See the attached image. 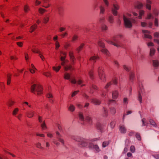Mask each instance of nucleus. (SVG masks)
Returning a JSON list of instances; mask_svg holds the SVG:
<instances>
[{"mask_svg":"<svg viewBox=\"0 0 159 159\" xmlns=\"http://www.w3.org/2000/svg\"><path fill=\"white\" fill-rule=\"evenodd\" d=\"M106 7L107 8L109 5V1H111L113 3V7L112 8V12L114 15L117 16V10L119 9V6L115 0H103Z\"/></svg>","mask_w":159,"mask_h":159,"instance_id":"nucleus-1","label":"nucleus"},{"mask_svg":"<svg viewBox=\"0 0 159 159\" xmlns=\"http://www.w3.org/2000/svg\"><path fill=\"white\" fill-rule=\"evenodd\" d=\"M79 118L82 122L81 124L87 125H91L92 124V118L89 116H87L84 117L83 114L80 112L79 114Z\"/></svg>","mask_w":159,"mask_h":159,"instance_id":"nucleus-2","label":"nucleus"},{"mask_svg":"<svg viewBox=\"0 0 159 159\" xmlns=\"http://www.w3.org/2000/svg\"><path fill=\"white\" fill-rule=\"evenodd\" d=\"M72 138L79 142V146L81 148L86 147L88 145L89 140L79 136H73Z\"/></svg>","mask_w":159,"mask_h":159,"instance_id":"nucleus-3","label":"nucleus"},{"mask_svg":"<svg viewBox=\"0 0 159 159\" xmlns=\"http://www.w3.org/2000/svg\"><path fill=\"white\" fill-rule=\"evenodd\" d=\"M120 37V35L115 36L113 37L111 40H106V41L108 43L113 44L117 47H123L122 44L119 41V39Z\"/></svg>","mask_w":159,"mask_h":159,"instance_id":"nucleus-4","label":"nucleus"},{"mask_svg":"<svg viewBox=\"0 0 159 159\" xmlns=\"http://www.w3.org/2000/svg\"><path fill=\"white\" fill-rule=\"evenodd\" d=\"M43 89L42 86L39 84H34L31 88V91L36 94L37 93V95H40L43 93Z\"/></svg>","mask_w":159,"mask_h":159,"instance_id":"nucleus-5","label":"nucleus"},{"mask_svg":"<svg viewBox=\"0 0 159 159\" xmlns=\"http://www.w3.org/2000/svg\"><path fill=\"white\" fill-rule=\"evenodd\" d=\"M123 20L124 25L126 28H131L132 26V24L137 23L135 20L133 19L127 18L125 15H123Z\"/></svg>","mask_w":159,"mask_h":159,"instance_id":"nucleus-6","label":"nucleus"},{"mask_svg":"<svg viewBox=\"0 0 159 159\" xmlns=\"http://www.w3.org/2000/svg\"><path fill=\"white\" fill-rule=\"evenodd\" d=\"M98 72L99 77L102 81L105 82L106 81V76L104 73V69L102 66L98 67Z\"/></svg>","mask_w":159,"mask_h":159,"instance_id":"nucleus-7","label":"nucleus"},{"mask_svg":"<svg viewBox=\"0 0 159 159\" xmlns=\"http://www.w3.org/2000/svg\"><path fill=\"white\" fill-rule=\"evenodd\" d=\"M98 44L99 46L102 48L101 50V52L103 53L106 54L107 56H109V53L108 51L104 48L105 45L104 43L101 40H99L98 42Z\"/></svg>","mask_w":159,"mask_h":159,"instance_id":"nucleus-8","label":"nucleus"},{"mask_svg":"<svg viewBox=\"0 0 159 159\" xmlns=\"http://www.w3.org/2000/svg\"><path fill=\"white\" fill-rule=\"evenodd\" d=\"M57 138L58 139V140L63 145H64L65 144L64 141L63 139L61 138V135L60 134V133L57 131L56 132Z\"/></svg>","mask_w":159,"mask_h":159,"instance_id":"nucleus-9","label":"nucleus"},{"mask_svg":"<svg viewBox=\"0 0 159 159\" xmlns=\"http://www.w3.org/2000/svg\"><path fill=\"white\" fill-rule=\"evenodd\" d=\"M142 32L143 33L145 34H144L145 38L149 39H152V36L151 35L146 34V33L150 34V32L149 31L146 30H143Z\"/></svg>","mask_w":159,"mask_h":159,"instance_id":"nucleus-10","label":"nucleus"},{"mask_svg":"<svg viewBox=\"0 0 159 159\" xmlns=\"http://www.w3.org/2000/svg\"><path fill=\"white\" fill-rule=\"evenodd\" d=\"M69 55L70 60L72 61V64H74L75 61V59L74 56L73 52L72 51H70Z\"/></svg>","mask_w":159,"mask_h":159,"instance_id":"nucleus-11","label":"nucleus"},{"mask_svg":"<svg viewBox=\"0 0 159 159\" xmlns=\"http://www.w3.org/2000/svg\"><path fill=\"white\" fill-rule=\"evenodd\" d=\"M34 111L32 110H30L27 112V116L30 118L32 117L34 114Z\"/></svg>","mask_w":159,"mask_h":159,"instance_id":"nucleus-12","label":"nucleus"},{"mask_svg":"<svg viewBox=\"0 0 159 159\" xmlns=\"http://www.w3.org/2000/svg\"><path fill=\"white\" fill-rule=\"evenodd\" d=\"M134 78V72L133 71H131L130 72L129 74V80L133 82Z\"/></svg>","mask_w":159,"mask_h":159,"instance_id":"nucleus-13","label":"nucleus"},{"mask_svg":"<svg viewBox=\"0 0 159 159\" xmlns=\"http://www.w3.org/2000/svg\"><path fill=\"white\" fill-rule=\"evenodd\" d=\"M119 130L122 134H125L126 132V129L124 125H121L119 126Z\"/></svg>","mask_w":159,"mask_h":159,"instance_id":"nucleus-14","label":"nucleus"},{"mask_svg":"<svg viewBox=\"0 0 159 159\" xmlns=\"http://www.w3.org/2000/svg\"><path fill=\"white\" fill-rule=\"evenodd\" d=\"M143 90V89H142L140 90H139L138 92V99L140 103L142 102V97L141 95V93H142Z\"/></svg>","mask_w":159,"mask_h":159,"instance_id":"nucleus-15","label":"nucleus"},{"mask_svg":"<svg viewBox=\"0 0 159 159\" xmlns=\"http://www.w3.org/2000/svg\"><path fill=\"white\" fill-rule=\"evenodd\" d=\"M57 12L59 15L60 16H62L64 12L63 7L61 6L58 7L57 8Z\"/></svg>","mask_w":159,"mask_h":159,"instance_id":"nucleus-16","label":"nucleus"},{"mask_svg":"<svg viewBox=\"0 0 159 159\" xmlns=\"http://www.w3.org/2000/svg\"><path fill=\"white\" fill-rule=\"evenodd\" d=\"M119 95L118 92L117 91L115 90L112 92V97L114 99H116L118 97Z\"/></svg>","mask_w":159,"mask_h":159,"instance_id":"nucleus-17","label":"nucleus"},{"mask_svg":"<svg viewBox=\"0 0 159 159\" xmlns=\"http://www.w3.org/2000/svg\"><path fill=\"white\" fill-rule=\"evenodd\" d=\"M92 103L96 105H99L101 103L100 101L96 98H93L91 100Z\"/></svg>","mask_w":159,"mask_h":159,"instance_id":"nucleus-18","label":"nucleus"},{"mask_svg":"<svg viewBox=\"0 0 159 159\" xmlns=\"http://www.w3.org/2000/svg\"><path fill=\"white\" fill-rule=\"evenodd\" d=\"M102 115L103 117H106L108 116V111L107 109L105 107H103L102 109Z\"/></svg>","mask_w":159,"mask_h":159,"instance_id":"nucleus-19","label":"nucleus"},{"mask_svg":"<svg viewBox=\"0 0 159 159\" xmlns=\"http://www.w3.org/2000/svg\"><path fill=\"white\" fill-rule=\"evenodd\" d=\"M99 59V57L96 56H93L89 59V61L94 64Z\"/></svg>","mask_w":159,"mask_h":159,"instance_id":"nucleus-20","label":"nucleus"},{"mask_svg":"<svg viewBox=\"0 0 159 159\" xmlns=\"http://www.w3.org/2000/svg\"><path fill=\"white\" fill-rule=\"evenodd\" d=\"M97 87L94 85L92 84L91 87L90 88V93H94V91L98 90Z\"/></svg>","mask_w":159,"mask_h":159,"instance_id":"nucleus-21","label":"nucleus"},{"mask_svg":"<svg viewBox=\"0 0 159 159\" xmlns=\"http://www.w3.org/2000/svg\"><path fill=\"white\" fill-rule=\"evenodd\" d=\"M70 82L73 84H75L77 83L78 84H80L82 83V81L81 80H79L77 82L76 81L75 79H72L70 80Z\"/></svg>","mask_w":159,"mask_h":159,"instance_id":"nucleus-22","label":"nucleus"},{"mask_svg":"<svg viewBox=\"0 0 159 159\" xmlns=\"http://www.w3.org/2000/svg\"><path fill=\"white\" fill-rule=\"evenodd\" d=\"M11 75L10 73H8L7 75V84L9 85L10 84L11 82Z\"/></svg>","mask_w":159,"mask_h":159,"instance_id":"nucleus-23","label":"nucleus"},{"mask_svg":"<svg viewBox=\"0 0 159 159\" xmlns=\"http://www.w3.org/2000/svg\"><path fill=\"white\" fill-rule=\"evenodd\" d=\"M99 8L100 10V14H103L105 11V7L104 6L101 5L99 6Z\"/></svg>","mask_w":159,"mask_h":159,"instance_id":"nucleus-24","label":"nucleus"},{"mask_svg":"<svg viewBox=\"0 0 159 159\" xmlns=\"http://www.w3.org/2000/svg\"><path fill=\"white\" fill-rule=\"evenodd\" d=\"M153 66L155 67H157L159 66V61L158 60H155L152 61Z\"/></svg>","mask_w":159,"mask_h":159,"instance_id":"nucleus-25","label":"nucleus"},{"mask_svg":"<svg viewBox=\"0 0 159 159\" xmlns=\"http://www.w3.org/2000/svg\"><path fill=\"white\" fill-rule=\"evenodd\" d=\"M70 75L67 73L65 72L64 75V78L66 80H70Z\"/></svg>","mask_w":159,"mask_h":159,"instance_id":"nucleus-26","label":"nucleus"},{"mask_svg":"<svg viewBox=\"0 0 159 159\" xmlns=\"http://www.w3.org/2000/svg\"><path fill=\"white\" fill-rule=\"evenodd\" d=\"M143 4L140 2H138L136 5H135V7L138 9H140L143 7Z\"/></svg>","mask_w":159,"mask_h":159,"instance_id":"nucleus-27","label":"nucleus"},{"mask_svg":"<svg viewBox=\"0 0 159 159\" xmlns=\"http://www.w3.org/2000/svg\"><path fill=\"white\" fill-rule=\"evenodd\" d=\"M37 26L36 24H34L32 25L30 28V32L32 33L37 28Z\"/></svg>","mask_w":159,"mask_h":159,"instance_id":"nucleus-28","label":"nucleus"},{"mask_svg":"<svg viewBox=\"0 0 159 159\" xmlns=\"http://www.w3.org/2000/svg\"><path fill=\"white\" fill-rule=\"evenodd\" d=\"M84 44L82 43L80 44V45L77 48L76 50L78 51V52H79L83 48L84 46Z\"/></svg>","mask_w":159,"mask_h":159,"instance_id":"nucleus-29","label":"nucleus"},{"mask_svg":"<svg viewBox=\"0 0 159 159\" xmlns=\"http://www.w3.org/2000/svg\"><path fill=\"white\" fill-rule=\"evenodd\" d=\"M89 75L90 78L93 79L94 78L93 69L91 70L89 73Z\"/></svg>","mask_w":159,"mask_h":159,"instance_id":"nucleus-30","label":"nucleus"},{"mask_svg":"<svg viewBox=\"0 0 159 159\" xmlns=\"http://www.w3.org/2000/svg\"><path fill=\"white\" fill-rule=\"evenodd\" d=\"M110 142V141L103 142L102 144V147L105 148L109 144Z\"/></svg>","mask_w":159,"mask_h":159,"instance_id":"nucleus-31","label":"nucleus"},{"mask_svg":"<svg viewBox=\"0 0 159 159\" xmlns=\"http://www.w3.org/2000/svg\"><path fill=\"white\" fill-rule=\"evenodd\" d=\"M114 17L113 16L111 15L109 16L108 21L111 23H113L114 22Z\"/></svg>","mask_w":159,"mask_h":159,"instance_id":"nucleus-32","label":"nucleus"},{"mask_svg":"<svg viewBox=\"0 0 159 159\" xmlns=\"http://www.w3.org/2000/svg\"><path fill=\"white\" fill-rule=\"evenodd\" d=\"M64 69L65 71H67L70 70H71L72 69V67L70 65H67L64 67Z\"/></svg>","mask_w":159,"mask_h":159,"instance_id":"nucleus-33","label":"nucleus"},{"mask_svg":"<svg viewBox=\"0 0 159 159\" xmlns=\"http://www.w3.org/2000/svg\"><path fill=\"white\" fill-rule=\"evenodd\" d=\"M155 50L154 48H152L150 49V55L151 56H153L155 53Z\"/></svg>","mask_w":159,"mask_h":159,"instance_id":"nucleus-34","label":"nucleus"},{"mask_svg":"<svg viewBox=\"0 0 159 159\" xmlns=\"http://www.w3.org/2000/svg\"><path fill=\"white\" fill-rule=\"evenodd\" d=\"M61 68V66H53L52 67L53 70L56 71V72H57L59 71V70Z\"/></svg>","mask_w":159,"mask_h":159,"instance_id":"nucleus-35","label":"nucleus"},{"mask_svg":"<svg viewBox=\"0 0 159 159\" xmlns=\"http://www.w3.org/2000/svg\"><path fill=\"white\" fill-rule=\"evenodd\" d=\"M144 11L143 10H140L139 11V16H138V18L139 19H141L142 16H143L144 14Z\"/></svg>","mask_w":159,"mask_h":159,"instance_id":"nucleus-36","label":"nucleus"},{"mask_svg":"<svg viewBox=\"0 0 159 159\" xmlns=\"http://www.w3.org/2000/svg\"><path fill=\"white\" fill-rule=\"evenodd\" d=\"M97 129L101 131H102L103 129L102 125L100 123H98L97 124Z\"/></svg>","mask_w":159,"mask_h":159,"instance_id":"nucleus-37","label":"nucleus"},{"mask_svg":"<svg viewBox=\"0 0 159 159\" xmlns=\"http://www.w3.org/2000/svg\"><path fill=\"white\" fill-rule=\"evenodd\" d=\"M95 150L96 152H98L99 151V148L98 146L97 145H93V148Z\"/></svg>","mask_w":159,"mask_h":159,"instance_id":"nucleus-38","label":"nucleus"},{"mask_svg":"<svg viewBox=\"0 0 159 159\" xmlns=\"http://www.w3.org/2000/svg\"><path fill=\"white\" fill-rule=\"evenodd\" d=\"M46 10L43 8L40 7L39 9V13L41 14H43Z\"/></svg>","mask_w":159,"mask_h":159,"instance_id":"nucleus-39","label":"nucleus"},{"mask_svg":"<svg viewBox=\"0 0 159 159\" xmlns=\"http://www.w3.org/2000/svg\"><path fill=\"white\" fill-rule=\"evenodd\" d=\"M75 106L73 105H71L69 107V110L72 112L73 111L75 110Z\"/></svg>","mask_w":159,"mask_h":159,"instance_id":"nucleus-40","label":"nucleus"},{"mask_svg":"<svg viewBox=\"0 0 159 159\" xmlns=\"http://www.w3.org/2000/svg\"><path fill=\"white\" fill-rule=\"evenodd\" d=\"M111 84H112V82L111 81L109 82L108 83L106 84V86H105V87H104V88L105 89H107L108 88L111 86Z\"/></svg>","mask_w":159,"mask_h":159,"instance_id":"nucleus-41","label":"nucleus"},{"mask_svg":"<svg viewBox=\"0 0 159 159\" xmlns=\"http://www.w3.org/2000/svg\"><path fill=\"white\" fill-rule=\"evenodd\" d=\"M49 20V17L48 16H46L44 18L43 21L44 23H46L48 22Z\"/></svg>","mask_w":159,"mask_h":159,"instance_id":"nucleus-42","label":"nucleus"},{"mask_svg":"<svg viewBox=\"0 0 159 159\" xmlns=\"http://www.w3.org/2000/svg\"><path fill=\"white\" fill-rule=\"evenodd\" d=\"M150 124L154 127H156L157 125L154 121L152 119H150L149 121Z\"/></svg>","mask_w":159,"mask_h":159,"instance_id":"nucleus-43","label":"nucleus"},{"mask_svg":"<svg viewBox=\"0 0 159 159\" xmlns=\"http://www.w3.org/2000/svg\"><path fill=\"white\" fill-rule=\"evenodd\" d=\"M101 28L103 31H106L107 30V27L105 25H102V26Z\"/></svg>","mask_w":159,"mask_h":159,"instance_id":"nucleus-44","label":"nucleus"},{"mask_svg":"<svg viewBox=\"0 0 159 159\" xmlns=\"http://www.w3.org/2000/svg\"><path fill=\"white\" fill-rule=\"evenodd\" d=\"M36 147L38 148L43 149L44 148L41 146V143H37L36 144Z\"/></svg>","mask_w":159,"mask_h":159,"instance_id":"nucleus-45","label":"nucleus"},{"mask_svg":"<svg viewBox=\"0 0 159 159\" xmlns=\"http://www.w3.org/2000/svg\"><path fill=\"white\" fill-rule=\"evenodd\" d=\"M78 38V36L76 35H74L72 38V42H74L77 40Z\"/></svg>","mask_w":159,"mask_h":159,"instance_id":"nucleus-46","label":"nucleus"},{"mask_svg":"<svg viewBox=\"0 0 159 159\" xmlns=\"http://www.w3.org/2000/svg\"><path fill=\"white\" fill-rule=\"evenodd\" d=\"M41 126L43 129H47V126L45 123L44 121H43V123L41 124Z\"/></svg>","mask_w":159,"mask_h":159,"instance_id":"nucleus-47","label":"nucleus"},{"mask_svg":"<svg viewBox=\"0 0 159 159\" xmlns=\"http://www.w3.org/2000/svg\"><path fill=\"white\" fill-rule=\"evenodd\" d=\"M30 10V8L27 5H25L24 6V11L25 12H28Z\"/></svg>","mask_w":159,"mask_h":159,"instance_id":"nucleus-48","label":"nucleus"},{"mask_svg":"<svg viewBox=\"0 0 159 159\" xmlns=\"http://www.w3.org/2000/svg\"><path fill=\"white\" fill-rule=\"evenodd\" d=\"M68 33L67 32H66L63 33L61 34H59V36L61 37L62 38H64V37L67 36Z\"/></svg>","mask_w":159,"mask_h":159,"instance_id":"nucleus-49","label":"nucleus"},{"mask_svg":"<svg viewBox=\"0 0 159 159\" xmlns=\"http://www.w3.org/2000/svg\"><path fill=\"white\" fill-rule=\"evenodd\" d=\"M136 137V138L138 140H141V137L140 135V134L139 133H136V135H135Z\"/></svg>","mask_w":159,"mask_h":159,"instance_id":"nucleus-50","label":"nucleus"},{"mask_svg":"<svg viewBox=\"0 0 159 159\" xmlns=\"http://www.w3.org/2000/svg\"><path fill=\"white\" fill-rule=\"evenodd\" d=\"M131 113H132V111H128L126 112V114H124L123 116V120H124V119H125V117L126 115H129V114H130Z\"/></svg>","mask_w":159,"mask_h":159,"instance_id":"nucleus-51","label":"nucleus"},{"mask_svg":"<svg viewBox=\"0 0 159 159\" xmlns=\"http://www.w3.org/2000/svg\"><path fill=\"white\" fill-rule=\"evenodd\" d=\"M19 111V109L18 108H16L13 110V115H16L18 113Z\"/></svg>","mask_w":159,"mask_h":159,"instance_id":"nucleus-52","label":"nucleus"},{"mask_svg":"<svg viewBox=\"0 0 159 159\" xmlns=\"http://www.w3.org/2000/svg\"><path fill=\"white\" fill-rule=\"evenodd\" d=\"M43 75L47 77H50L51 74L50 72H45L43 74Z\"/></svg>","mask_w":159,"mask_h":159,"instance_id":"nucleus-53","label":"nucleus"},{"mask_svg":"<svg viewBox=\"0 0 159 159\" xmlns=\"http://www.w3.org/2000/svg\"><path fill=\"white\" fill-rule=\"evenodd\" d=\"M113 83L115 84H117L118 83L117 79L116 77L112 79Z\"/></svg>","mask_w":159,"mask_h":159,"instance_id":"nucleus-54","label":"nucleus"},{"mask_svg":"<svg viewBox=\"0 0 159 159\" xmlns=\"http://www.w3.org/2000/svg\"><path fill=\"white\" fill-rule=\"evenodd\" d=\"M32 51L34 53H40V51L38 49H32Z\"/></svg>","mask_w":159,"mask_h":159,"instance_id":"nucleus-55","label":"nucleus"},{"mask_svg":"<svg viewBox=\"0 0 159 159\" xmlns=\"http://www.w3.org/2000/svg\"><path fill=\"white\" fill-rule=\"evenodd\" d=\"M153 14L155 16H157L158 15V12L156 9H154L153 11Z\"/></svg>","mask_w":159,"mask_h":159,"instance_id":"nucleus-56","label":"nucleus"},{"mask_svg":"<svg viewBox=\"0 0 159 159\" xmlns=\"http://www.w3.org/2000/svg\"><path fill=\"white\" fill-rule=\"evenodd\" d=\"M151 18H153L152 16L151 13H149L148 14L146 18V19H149Z\"/></svg>","mask_w":159,"mask_h":159,"instance_id":"nucleus-57","label":"nucleus"},{"mask_svg":"<svg viewBox=\"0 0 159 159\" xmlns=\"http://www.w3.org/2000/svg\"><path fill=\"white\" fill-rule=\"evenodd\" d=\"M154 25L156 26H158V19L156 18L155 19Z\"/></svg>","mask_w":159,"mask_h":159,"instance_id":"nucleus-58","label":"nucleus"},{"mask_svg":"<svg viewBox=\"0 0 159 159\" xmlns=\"http://www.w3.org/2000/svg\"><path fill=\"white\" fill-rule=\"evenodd\" d=\"M55 45H56V49L57 50L59 48V47L60 46V45L59 44V43L58 41H56L55 43Z\"/></svg>","mask_w":159,"mask_h":159,"instance_id":"nucleus-59","label":"nucleus"},{"mask_svg":"<svg viewBox=\"0 0 159 159\" xmlns=\"http://www.w3.org/2000/svg\"><path fill=\"white\" fill-rule=\"evenodd\" d=\"M4 153L6 154L8 153L11 155L13 157H15L16 156L14 154L11 153L9 152H8L7 150H5L4 151Z\"/></svg>","mask_w":159,"mask_h":159,"instance_id":"nucleus-60","label":"nucleus"},{"mask_svg":"<svg viewBox=\"0 0 159 159\" xmlns=\"http://www.w3.org/2000/svg\"><path fill=\"white\" fill-rule=\"evenodd\" d=\"M105 20V18L104 17H101L99 19V22L100 23H103L104 22Z\"/></svg>","mask_w":159,"mask_h":159,"instance_id":"nucleus-61","label":"nucleus"},{"mask_svg":"<svg viewBox=\"0 0 159 159\" xmlns=\"http://www.w3.org/2000/svg\"><path fill=\"white\" fill-rule=\"evenodd\" d=\"M130 150L132 152H134L135 151V147L134 146H131L130 147Z\"/></svg>","mask_w":159,"mask_h":159,"instance_id":"nucleus-62","label":"nucleus"},{"mask_svg":"<svg viewBox=\"0 0 159 159\" xmlns=\"http://www.w3.org/2000/svg\"><path fill=\"white\" fill-rule=\"evenodd\" d=\"M123 68L127 71H129L130 70V68H129L128 67L125 65H123Z\"/></svg>","mask_w":159,"mask_h":159,"instance_id":"nucleus-63","label":"nucleus"},{"mask_svg":"<svg viewBox=\"0 0 159 159\" xmlns=\"http://www.w3.org/2000/svg\"><path fill=\"white\" fill-rule=\"evenodd\" d=\"M0 159H8L5 155L0 156Z\"/></svg>","mask_w":159,"mask_h":159,"instance_id":"nucleus-64","label":"nucleus"}]
</instances>
